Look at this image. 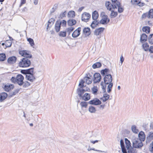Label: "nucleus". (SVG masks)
Returning a JSON list of instances; mask_svg holds the SVG:
<instances>
[{
  "mask_svg": "<svg viewBox=\"0 0 153 153\" xmlns=\"http://www.w3.org/2000/svg\"><path fill=\"white\" fill-rule=\"evenodd\" d=\"M132 131L135 134H137L139 131L137 127L135 125H133L131 126Z\"/></svg>",
  "mask_w": 153,
  "mask_h": 153,
  "instance_id": "25",
  "label": "nucleus"
},
{
  "mask_svg": "<svg viewBox=\"0 0 153 153\" xmlns=\"http://www.w3.org/2000/svg\"><path fill=\"white\" fill-rule=\"evenodd\" d=\"M98 16V13L97 11H95L93 13L92 17L93 20H97Z\"/></svg>",
  "mask_w": 153,
  "mask_h": 153,
  "instance_id": "30",
  "label": "nucleus"
},
{
  "mask_svg": "<svg viewBox=\"0 0 153 153\" xmlns=\"http://www.w3.org/2000/svg\"><path fill=\"white\" fill-rule=\"evenodd\" d=\"M74 29V28L73 27H70L67 29V31L69 33V34L71 33Z\"/></svg>",
  "mask_w": 153,
  "mask_h": 153,
  "instance_id": "53",
  "label": "nucleus"
},
{
  "mask_svg": "<svg viewBox=\"0 0 153 153\" xmlns=\"http://www.w3.org/2000/svg\"><path fill=\"white\" fill-rule=\"evenodd\" d=\"M90 90L89 88H87L86 89L78 88L77 89V91L79 96L82 98V100L85 101L89 100L90 98V95L88 93H85L82 96V94L85 91H88Z\"/></svg>",
  "mask_w": 153,
  "mask_h": 153,
  "instance_id": "3",
  "label": "nucleus"
},
{
  "mask_svg": "<svg viewBox=\"0 0 153 153\" xmlns=\"http://www.w3.org/2000/svg\"><path fill=\"white\" fill-rule=\"evenodd\" d=\"M30 83L27 81H25L24 82H23V86L24 88H27L30 86Z\"/></svg>",
  "mask_w": 153,
  "mask_h": 153,
  "instance_id": "50",
  "label": "nucleus"
},
{
  "mask_svg": "<svg viewBox=\"0 0 153 153\" xmlns=\"http://www.w3.org/2000/svg\"><path fill=\"white\" fill-rule=\"evenodd\" d=\"M124 60V59L122 56L120 58V61L121 64H122L123 61Z\"/></svg>",
  "mask_w": 153,
  "mask_h": 153,
  "instance_id": "60",
  "label": "nucleus"
},
{
  "mask_svg": "<svg viewBox=\"0 0 153 153\" xmlns=\"http://www.w3.org/2000/svg\"><path fill=\"white\" fill-rule=\"evenodd\" d=\"M105 5L107 9L110 11L115 10L117 9V6L114 4H112L109 1H107L105 3Z\"/></svg>",
  "mask_w": 153,
  "mask_h": 153,
  "instance_id": "6",
  "label": "nucleus"
},
{
  "mask_svg": "<svg viewBox=\"0 0 153 153\" xmlns=\"http://www.w3.org/2000/svg\"><path fill=\"white\" fill-rule=\"evenodd\" d=\"M110 70L109 69L105 68L101 71V74L102 76H105L103 79L105 85H108L107 86V92L109 93L111 91L113 84L112 82V77L111 74H109Z\"/></svg>",
  "mask_w": 153,
  "mask_h": 153,
  "instance_id": "1",
  "label": "nucleus"
},
{
  "mask_svg": "<svg viewBox=\"0 0 153 153\" xmlns=\"http://www.w3.org/2000/svg\"><path fill=\"white\" fill-rule=\"evenodd\" d=\"M26 3V0H21V3L19 6L20 7H21L22 5L25 4Z\"/></svg>",
  "mask_w": 153,
  "mask_h": 153,
  "instance_id": "59",
  "label": "nucleus"
},
{
  "mask_svg": "<svg viewBox=\"0 0 153 153\" xmlns=\"http://www.w3.org/2000/svg\"><path fill=\"white\" fill-rule=\"evenodd\" d=\"M149 50L151 53H153V46H151L150 47Z\"/></svg>",
  "mask_w": 153,
  "mask_h": 153,
  "instance_id": "61",
  "label": "nucleus"
},
{
  "mask_svg": "<svg viewBox=\"0 0 153 153\" xmlns=\"http://www.w3.org/2000/svg\"><path fill=\"white\" fill-rule=\"evenodd\" d=\"M88 110L89 112L91 113H95L96 111V108L94 106L92 105L89 106Z\"/></svg>",
  "mask_w": 153,
  "mask_h": 153,
  "instance_id": "26",
  "label": "nucleus"
},
{
  "mask_svg": "<svg viewBox=\"0 0 153 153\" xmlns=\"http://www.w3.org/2000/svg\"><path fill=\"white\" fill-rule=\"evenodd\" d=\"M150 129L153 130V122H151L150 125Z\"/></svg>",
  "mask_w": 153,
  "mask_h": 153,
  "instance_id": "63",
  "label": "nucleus"
},
{
  "mask_svg": "<svg viewBox=\"0 0 153 153\" xmlns=\"http://www.w3.org/2000/svg\"><path fill=\"white\" fill-rule=\"evenodd\" d=\"M26 79L30 82H33L35 79V78L33 74H27L26 75Z\"/></svg>",
  "mask_w": 153,
  "mask_h": 153,
  "instance_id": "13",
  "label": "nucleus"
},
{
  "mask_svg": "<svg viewBox=\"0 0 153 153\" xmlns=\"http://www.w3.org/2000/svg\"><path fill=\"white\" fill-rule=\"evenodd\" d=\"M83 32L86 36H88L91 34L90 30L88 27L85 28L83 29Z\"/></svg>",
  "mask_w": 153,
  "mask_h": 153,
  "instance_id": "24",
  "label": "nucleus"
},
{
  "mask_svg": "<svg viewBox=\"0 0 153 153\" xmlns=\"http://www.w3.org/2000/svg\"><path fill=\"white\" fill-rule=\"evenodd\" d=\"M88 103L91 105H100L101 103V101L98 99L95 98L89 101Z\"/></svg>",
  "mask_w": 153,
  "mask_h": 153,
  "instance_id": "9",
  "label": "nucleus"
},
{
  "mask_svg": "<svg viewBox=\"0 0 153 153\" xmlns=\"http://www.w3.org/2000/svg\"><path fill=\"white\" fill-rule=\"evenodd\" d=\"M1 101L4 100L7 97V93L5 92L2 93L1 94Z\"/></svg>",
  "mask_w": 153,
  "mask_h": 153,
  "instance_id": "40",
  "label": "nucleus"
},
{
  "mask_svg": "<svg viewBox=\"0 0 153 153\" xmlns=\"http://www.w3.org/2000/svg\"><path fill=\"white\" fill-rule=\"evenodd\" d=\"M128 153H136L135 149L132 147L127 149Z\"/></svg>",
  "mask_w": 153,
  "mask_h": 153,
  "instance_id": "47",
  "label": "nucleus"
},
{
  "mask_svg": "<svg viewBox=\"0 0 153 153\" xmlns=\"http://www.w3.org/2000/svg\"><path fill=\"white\" fill-rule=\"evenodd\" d=\"M75 16V13L73 11H70L68 13V16L69 17L73 18Z\"/></svg>",
  "mask_w": 153,
  "mask_h": 153,
  "instance_id": "37",
  "label": "nucleus"
},
{
  "mask_svg": "<svg viewBox=\"0 0 153 153\" xmlns=\"http://www.w3.org/2000/svg\"><path fill=\"white\" fill-rule=\"evenodd\" d=\"M139 140L142 141H144L146 139V136L144 133L143 131H140L138 135Z\"/></svg>",
  "mask_w": 153,
  "mask_h": 153,
  "instance_id": "17",
  "label": "nucleus"
},
{
  "mask_svg": "<svg viewBox=\"0 0 153 153\" xmlns=\"http://www.w3.org/2000/svg\"><path fill=\"white\" fill-rule=\"evenodd\" d=\"M81 30V28H78L77 29L75 30L72 33V37L74 38H76L78 37L80 34V32Z\"/></svg>",
  "mask_w": 153,
  "mask_h": 153,
  "instance_id": "16",
  "label": "nucleus"
},
{
  "mask_svg": "<svg viewBox=\"0 0 153 153\" xmlns=\"http://www.w3.org/2000/svg\"><path fill=\"white\" fill-rule=\"evenodd\" d=\"M142 30L143 32H145L147 33H149L150 32V28L149 27H144L142 28Z\"/></svg>",
  "mask_w": 153,
  "mask_h": 153,
  "instance_id": "36",
  "label": "nucleus"
},
{
  "mask_svg": "<svg viewBox=\"0 0 153 153\" xmlns=\"http://www.w3.org/2000/svg\"><path fill=\"white\" fill-rule=\"evenodd\" d=\"M105 105H101L100 106L99 108L100 109L102 110L104 109L105 107Z\"/></svg>",
  "mask_w": 153,
  "mask_h": 153,
  "instance_id": "62",
  "label": "nucleus"
},
{
  "mask_svg": "<svg viewBox=\"0 0 153 153\" xmlns=\"http://www.w3.org/2000/svg\"><path fill=\"white\" fill-rule=\"evenodd\" d=\"M60 25H62V26H65L66 25L67 22L66 21L64 20H62L60 22H59Z\"/></svg>",
  "mask_w": 153,
  "mask_h": 153,
  "instance_id": "54",
  "label": "nucleus"
},
{
  "mask_svg": "<svg viewBox=\"0 0 153 153\" xmlns=\"http://www.w3.org/2000/svg\"><path fill=\"white\" fill-rule=\"evenodd\" d=\"M143 127L144 128V130L147 131H149V128L148 126V124L147 123H144L143 125Z\"/></svg>",
  "mask_w": 153,
  "mask_h": 153,
  "instance_id": "45",
  "label": "nucleus"
},
{
  "mask_svg": "<svg viewBox=\"0 0 153 153\" xmlns=\"http://www.w3.org/2000/svg\"><path fill=\"white\" fill-rule=\"evenodd\" d=\"M131 2L132 4H137L139 6H143L145 5V4L141 2V0H131Z\"/></svg>",
  "mask_w": 153,
  "mask_h": 153,
  "instance_id": "14",
  "label": "nucleus"
},
{
  "mask_svg": "<svg viewBox=\"0 0 153 153\" xmlns=\"http://www.w3.org/2000/svg\"><path fill=\"white\" fill-rule=\"evenodd\" d=\"M6 59V56L4 53H0V61H4Z\"/></svg>",
  "mask_w": 153,
  "mask_h": 153,
  "instance_id": "38",
  "label": "nucleus"
},
{
  "mask_svg": "<svg viewBox=\"0 0 153 153\" xmlns=\"http://www.w3.org/2000/svg\"><path fill=\"white\" fill-rule=\"evenodd\" d=\"M22 73L23 74H33V68H31L26 70H22L21 71Z\"/></svg>",
  "mask_w": 153,
  "mask_h": 153,
  "instance_id": "19",
  "label": "nucleus"
},
{
  "mask_svg": "<svg viewBox=\"0 0 153 153\" xmlns=\"http://www.w3.org/2000/svg\"><path fill=\"white\" fill-rule=\"evenodd\" d=\"M148 17L149 18H153V10H150L149 12Z\"/></svg>",
  "mask_w": 153,
  "mask_h": 153,
  "instance_id": "46",
  "label": "nucleus"
},
{
  "mask_svg": "<svg viewBox=\"0 0 153 153\" xmlns=\"http://www.w3.org/2000/svg\"><path fill=\"white\" fill-rule=\"evenodd\" d=\"M142 47L144 51H146L148 50L149 46L147 43H145L143 44Z\"/></svg>",
  "mask_w": 153,
  "mask_h": 153,
  "instance_id": "42",
  "label": "nucleus"
},
{
  "mask_svg": "<svg viewBox=\"0 0 153 153\" xmlns=\"http://www.w3.org/2000/svg\"><path fill=\"white\" fill-rule=\"evenodd\" d=\"M101 65V64L100 62H97L92 65V67L93 68L95 69L100 68Z\"/></svg>",
  "mask_w": 153,
  "mask_h": 153,
  "instance_id": "33",
  "label": "nucleus"
},
{
  "mask_svg": "<svg viewBox=\"0 0 153 153\" xmlns=\"http://www.w3.org/2000/svg\"><path fill=\"white\" fill-rule=\"evenodd\" d=\"M91 17V15L88 13L85 12L82 14V21L87 22Z\"/></svg>",
  "mask_w": 153,
  "mask_h": 153,
  "instance_id": "10",
  "label": "nucleus"
},
{
  "mask_svg": "<svg viewBox=\"0 0 153 153\" xmlns=\"http://www.w3.org/2000/svg\"><path fill=\"white\" fill-rule=\"evenodd\" d=\"M85 82L84 80L81 79L79 82V87L80 88H85L84 87V85H83L84 83Z\"/></svg>",
  "mask_w": 153,
  "mask_h": 153,
  "instance_id": "44",
  "label": "nucleus"
},
{
  "mask_svg": "<svg viewBox=\"0 0 153 153\" xmlns=\"http://www.w3.org/2000/svg\"><path fill=\"white\" fill-rule=\"evenodd\" d=\"M153 139V131L149 132L147 136L146 140V143H149Z\"/></svg>",
  "mask_w": 153,
  "mask_h": 153,
  "instance_id": "12",
  "label": "nucleus"
},
{
  "mask_svg": "<svg viewBox=\"0 0 153 153\" xmlns=\"http://www.w3.org/2000/svg\"><path fill=\"white\" fill-rule=\"evenodd\" d=\"M111 13L110 14V17L111 18H113L115 17L117 15V13L115 11V10L111 11Z\"/></svg>",
  "mask_w": 153,
  "mask_h": 153,
  "instance_id": "28",
  "label": "nucleus"
},
{
  "mask_svg": "<svg viewBox=\"0 0 153 153\" xmlns=\"http://www.w3.org/2000/svg\"><path fill=\"white\" fill-rule=\"evenodd\" d=\"M125 140L126 144V149H127L130 147H132L131 146V143L130 141L127 138H125Z\"/></svg>",
  "mask_w": 153,
  "mask_h": 153,
  "instance_id": "31",
  "label": "nucleus"
},
{
  "mask_svg": "<svg viewBox=\"0 0 153 153\" xmlns=\"http://www.w3.org/2000/svg\"><path fill=\"white\" fill-rule=\"evenodd\" d=\"M149 149L151 152L153 153V141L150 144L149 146Z\"/></svg>",
  "mask_w": 153,
  "mask_h": 153,
  "instance_id": "52",
  "label": "nucleus"
},
{
  "mask_svg": "<svg viewBox=\"0 0 153 153\" xmlns=\"http://www.w3.org/2000/svg\"><path fill=\"white\" fill-rule=\"evenodd\" d=\"M92 93L94 94H97L98 91V88L97 86H94L91 88Z\"/></svg>",
  "mask_w": 153,
  "mask_h": 153,
  "instance_id": "34",
  "label": "nucleus"
},
{
  "mask_svg": "<svg viewBox=\"0 0 153 153\" xmlns=\"http://www.w3.org/2000/svg\"><path fill=\"white\" fill-rule=\"evenodd\" d=\"M87 150L88 151H91L93 150L96 152H105L104 151L96 149L94 148H91L90 147V146H88V148L87 149Z\"/></svg>",
  "mask_w": 153,
  "mask_h": 153,
  "instance_id": "35",
  "label": "nucleus"
},
{
  "mask_svg": "<svg viewBox=\"0 0 153 153\" xmlns=\"http://www.w3.org/2000/svg\"><path fill=\"white\" fill-rule=\"evenodd\" d=\"M100 23L99 22H98L96 20H94V21L91 23V26L92 28L94 29Z\"/></svg>",
  "mask_w": 153,
  "mask_h": 153,
  "instance_id": "23",
  "label": "nucleus"
},
{
  "mask_svg": "<svg viewBox=\"0 0 153 153\" xmlns=\"http://www.w3.org/2000/svg\"><path fill=\"white\" fill-rule=\"evenodd\" d=\"M2 87L5 91L8 92L13 89L14 87V86L13 85L7 83L6 84H4Z\"/></svg>",
  "mask_w": 153,
  "mask_h": 153,
  "instance_id": "8",
  "label": "nucleus"
},
{
  "mask_svg": "<svg viewBox=\"0 0 153 153\" xmlns=\"http://www.w3.org/2000/svg\"><path fill=\"white\" fill-rule=\"evenodd\" d=\"M120 142L123 153H127L126 149L125 147L123 141L121 139L120 140Z\"/></svg>",
  "mask_w": 153,
  "mask_h": 153,
  "instance_id": "20",
  "label": "nucleus"
},
{
  "mask_svg": "<svg viewBox=\"0 0 153 153\" xmlns=\"http://www.w3.org/2000/svg\"><path fill=\"white\" fill-rule=\"evenodd\" d=\"M16 61V58L15 56L9 57L7 59V62L10 64H13Z\"/></svg>",
  "mask_w": 153,
  "mask_h": 153,
  "instance_id": "18",
  "label": "nucleus"
},
{
  "mask_svg": "<svg viewBox=\"0 0 153 153\" xmlns=\"http://www.w3.org/2000/svg\"><path fill=\"white\" fill-rule=\"evenodd\" d=\"M61 27V25L59 22H56L55 25V29L56 32H58L60 30Z\"/></svg>",
  "mask_w": 153,
  "mask_h": 153,
  "instance_id": "27",
  "label": "nucleus"
},
{
  "mask_svg": "<svg viewBox=\"0 0 153 153\" xmlns=\"http://www.w3.org/2000/svg\"><path fill=\"white\" fill-rule=\"evenodd\" d=\"M11 42L10 40H7L5 42V45L6 47H10L11 46Z\"/></svg>",
  "mask_w": 153,
  "mask_h": 153,
  "instance_id": "49",
  "label": "nucleus"
},
{
  "mask_svg": "<svg viewBox=\"0 0 153 153\" xmlns=\"http://www.w3.org/2000/svg\"><path fill=\"white\" fill-rule=\"evenodd\" d=\"M19 54L22 56L25 57L22 58L19 63V65L20 67H27L29 66L31 62L28 58L32 57V55L30 54L29 51L26 50L21 51H19Z\"/></svg>",
  "mask_w": 153,
  "mask_h": 153,
  "instance_id": "2",
  "label": "nucleus"
},
{
  "mask_svg": "<svg viewBox=\"0 0 153 153\" xmlns=\"http://www.w3.org/2000/svg\"><path fill=\"white\" fill-rule=\"evenodd\" d=\"M105 29L103 27H99L96 29L94 31V34L96 36L99 35L103 32Z\"/></svg>",
  "mask_w": 153,
  "mask_h": 153,
  "instance_id": "15",
  "label": "nucleus"
},
{
  "mask_svg": "<svg viewBox=\"0 0 153 153\" xmlns=\"http://www.w3.org/2000/svg\"><path fill=\"white\" fill-rule=\"evenodd\" d=\"M80 105L82 108H86L88 105V103L85 102H82L80 103Z\"/></svg>",
  "mask_w": 153,
  "mask_h": 153,
  "instance_id": "43",
  "label": "nucleus"
},
{
  "mask_svg": "<svg viewBox=\"0 0 153 153\" xmlns=\"http://www.w3.org/2000/svg\"><path fill=\"white\" fill-rule=\"evenodd\" d=\"M66 14V12L65 11L64 12L62 13H61L60 14L59 17L61 19H62L65 16V15Z\"/></svg>",
  "mask_w": 153,
  "mask_h": 153,
  "instance_id": "56",
  "label": "nucleus"
},
{
  "mask_svg": "<svg viewBox=\"0 0 153 153\" xmlns=\"http://www.w3.org/2000/svg\"><path fill=\"white\" fill-rule=\"evenodd\" d=\"M100 140H95L94 141L93 140H90V141L91 143H92L93 144H94L95 143H97L98 142L100 141Z\"/></svg>",
  "mask_w": 153,
  "mask_h": 153,
  "instance_id": "58",
  "label": "nucleus"
},
{
  "mask_svg": "<svg viewBox=\"0 0 153 153\" xmlns=\"http://www.w3.org/2000/svg\"><path fill=\"white\" fill-rule=\"evenodd\" d=\"M84 79L85 82L88 84H91L92 81V79L88 76L85 77Z\"/></svg>",
  "mask_w": 153,
  "mask_h": 153,
  "instance_id": "29",
  "label": "nucleus"
},
{
  "mask_svg": "<svg viewBox=\"0 0 153 153\" xmlns=\"http://www.w3.org/2000/svg\"><path fill=\"white\" fill-rule=\"evenodd\" d=\"M54 22V19L51 18L49 20L48 22V23L47 26V30H48V28H50L52 25L53 24Z\"/></svg>",
  "mask_w": 153,
  "mask_h": 153,
  "instance_id": "22",
  "label": "nucleus"
},
{
  "mask_svg": "<svg viewBox=\"0 0 153 153\" xmlns=\"http://www.w3.org/2000/svg\"><path fill=\"white\" fill-rule=\"evenodd\" d=\"M109 95L108 94H104L103 97L102 98V99L103 102H105L109 98Z\"/></svg>",
  "mask_w": 153,
  "mask_h": 153,
  "instance_id": "39",
  "label": "nucleus"
},
{
  "mask_svg": "<svg viewBox=\"0 0 153 153\" xmlns=\"http://www.w3.org/2000/svg\"><path fill=\"white\" fill-rule=\"evenodd\" d=\"M116 6L117 7V9L118 8V11L119 13H121L123 12V9L122 7H120V5H119V6Z\"/></svg>",
  "mask_w": 153,
  "mask_h": 153,
  "instance_id": "55",
  "label": "nucleus"
},
{
  "mask_svg": "<svg viewBox=\"0 0 153 153\" xmlns=\"http://www.w3.org/2000/svg\"><path fill=\"white\" fill-rule=\"evenodd\" d=\"M148 39L150 43L151 44H153V34H150V35Z\"/></svg>",
  "mask_w": 153,
  "mask_h": 153,
  "instance_id": "48",
  "label": "nucleus"
},
{
  "mask_svg": "<svg viewBox=\"0 0 153 153\" xmlns=\"http://www.w3.org/2000/svg\"><path fill=\"white\" fill-rule=\"evenodd\" d=\"M147 36L145 33H143L141 36L140 41L143 43L146 41L147 39Z\"/></svg>",
  "mask_w": 153,
  "mask_h": 153,
  "instance_id": "21",
  "label": "nucleus"
},
{
  "mask_svg": "<svg viewBox=\"0 0 153 153\" xmlns=\"http://www.w3.org/2000/svg\"><path fill=\"white\" fill-rule=\"evenodd\" d=\"M113 4H114L117 6L120 5V3L118 1V0H111Z\"/></svg>",
  "mask_w": 153,
  "mask_h": 153,
  "instance_id": "51",
  "label": "nucleus"
},
{
  "mask_svg": "<svg viewBox=\"0 0 153 153\" xmlns=\"http://www.w3.org/2000/svg\"><path fill=\"white\" fill-rule=\"evenodd\" d=\"M27 40L29 42L31 46L33 48H34V43L33 40L31 38H29L27 39Z\"/></svg>",
  "mask_w": 153,
  "mask_h": 153,
  "instance_id": "41",
  "label": "nucleus"
},
{
  "mask_svg": "<svg viewBox=\"0 0 153 153\" xmlns=\"http://www.w3.org/2000/svg\"><path fill=\"white\" fill-rule=\"evenodd\" d=\"M94 79L93 81L94 83H97L100 81L101 76L100 74L95 73L94 75Z\"/></svg>",
  "mask_w": 153,
  "mask_h": 153,
  "instance_id": "11",
  "label": "nucleus"
},
{
  "mask_svg": "<svg viewBox=\"0 0 153 153\" xmlns=\"http://www.w3.org/2000/svg\"><path fill=\"white\" fill-rule=\"evenodd\" d=\"M110 21V19L106 15H104L102 17L100 21V24L103 25L107 24Z\"/></svg>",
  "mask_w": 153,
  "mask_h": 153,
  "instance_id": "7",
  "label": "nucleus"
},
{
  "mask_svg": "<svg viewBox=\"0 0 153 153\" xmlns=\"http://www.w3.org/2000/svg\"><path fill=\"white\" fill-rule=\"evenodd\" d=\"M76 23V21L74 19H70L68 21V25L70 26H72L75 25Z\"/></svg>",
  "mask_w": 153,
  "mask_h": 153,
  "instance_id": "32",
  "label": "nucleus"
},
{
  "mask_svg": "<svg viewBox=\"0 0 153 153\" xmlns=\"http://www.w3.org/2000/svg\"><path fill=\"white\" fill-rule=\"evenodd\" d=\"M131 138L134 148L140 149L143 146V144L142 141L134 136H132Z\"/></svg>",
  "mask_w": 153,
  "mask_h": 153,
  "instance_id": "4",
  "label": "nucleus"
},
{
  "mask_svg": "<svg viewBox=\"0 0 153 153\" xmlns=\"http://www.w3.org/2000/svg\"><path fill=\"white\" fill-rule=\"evenodd\" d=\"M101 85L102 86V88L105 90V88H106V86L105 85V86H104L103 83L102 82L101 83Z\"/></svg>",
  "mask_w": 153,
  "mask_h": 153,
  "instance_id": "64",
  "label": "nucleus"
},
{
  "mask_svg": "<svg viewBox=\"0 0 153 153\" xmlns=\"http://www.w3.org/2000/svg\"><path fill=\"white\" fill-rule=\"evenodd\" d=\"M66 33L65 32H61L59 33V36L62 37L66 36Z\"/></svg>",
  "mask_w": 153,
  "mask_h": 153,
  "instance_id": "57",
  "label": "nucleus"
},
{
  "mask_svg": "<svg viewBox=\"0 0 153 153\" xmlns=\"http://www.w3.org/2000/svg\"><path fill=\"white\" fill-rule=\"evenodd\" d=\"M24 77L21 74L17 75L16 77H12L10 79L12 82L14 83H17L19 85H22L23 83Z\"/></svg>",
  "mask_w": 153,
  "mask_h": 153,
  "instance_id": "5",
  "label": "nucleus"
}]
</instances>
